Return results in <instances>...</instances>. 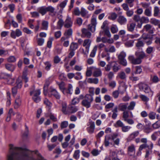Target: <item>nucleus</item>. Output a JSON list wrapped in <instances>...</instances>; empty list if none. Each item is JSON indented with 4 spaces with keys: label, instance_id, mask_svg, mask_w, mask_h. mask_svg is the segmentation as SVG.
<instances>
[{
    "label": "nucleus",
    "instance_id": "62",
    "mask_svg": "<svg viewBox=\"0 0 160 160\" xmlns=\"http://www.w3.org/2000/svg\"><path fill=\"white\" fill-rule=\"evenodd\" d=\"M133 13L134 12L133 10L128 9V10H127L126 12V15L127 17H130L132 16Z\"/></svg>",
    "mask_w": 160,
    "mask_h": 160
},
{
    "label": "nucleus",
    "instance_id": "26",
    "mask_svg": "<svg viewBox=\"0 0 160 160\" xmlns=\"http://www.w3.org/2000/svg\"><path fill=\"white\" fill-rule=\"evenodd\" d=\"M139 133L138 131H135L131 133L128 138V140L131 141L138 136Z\"/></svg>",
    "mask_w": 160,
    "mask_h": 160
},
{
    "label": "nucleus",
    "instance_id": "23",
    "mask_svg": "<svg viewBox=\"0 0 160 160\" xmlns=\"http://www.w3.org/2000/svg\"><path fill=\"white\" fill-rule=\"evenodd\" d=\"M67 38L65 37H62L61 39V42L62 43L63 46L65 47H68L69 44V42Z\"/></svg>",
    "mask_w": 160,
    "mask_h": 160
},
{
    "label": "nucleus",
    "instance_id": "4",
    "mask_svg": "<svg viewBox=\"0 0 160 160\" xmlns=\"http://www.w3.org/2000/svg\"><path fill=\"white\" fill-rule=\"evenodd\" d=\"M138 87L140 90H143L144 92L148 94L149 97H152L153 96L154 92L147 84L141 83L138 84Z\"/></svg>",
    "mask_w": 160,
    "mask_h": 160
},
{
    "label": "nucleus",
    "instance_id": "52",
    "mask_svg": "<svg viewBox=\"0 0 160 160\" xmlns=\"http://www.w3.org/2000/svg\"><path fill=\"white\" fill-rule=\"evenodd\" d=\"M82 21L83 20L81 18H76L74 23L79 26H80L82 24Z\"/></svg>",
    "mask_w": 160,
    "mask_h": 160
},
{
    "label": "nucleus",
    "instance_id": "7",
    "mask_svg": "<svg viewBox=\"0 0 160 160\" xmlns=\"http://www.w3.org/2000/svg\"><path fill=\"white\" fill-rule=\"evenodd\" d=\"M81 36L82 38H90L92 36L91 32L86 28H82L81 29Z\"/></svg>",
    "mask_w": 160,
    "mask_h": 160
},
{
    "label": "nucleus",
    "instance_id": "63",
    "mask_svg": "<svg viewBox=\"0 0 160 160\" xmlns=\"http://www.w3.org/2000/svg\"><path fill=\"white\" fill-rule=\"evenodd\" d=\"M76 76H74V78L75 79L79 80L82 78V77L81 75V74L80 72H77L76 73Z\"/></svg>",
    "mask_w": 160,
    "mask_h": 160
},
{
    "label": "nucleus",
    "instance_id": "42",
    "mask_svg": "<svg viewBox=\"0 0 160 160\" xmlns=\"http://www.w3.org/2000/svg\"><path fill=\"white\" fill-rule=\"evenodd\" d=\"M151 23L155 25H158L159 27L160 25V21L155 18H152L151 20Z\"/></svg>",
    "mask_w": 160,
    "mask_h": 160
},
{
    "label": "nucleus",
    "instance_id": "30",
    "mask_svg": "<svg viewBox=\"0 0 160 160\" xmlns=\"http://www.w3.org/2000/svg\"><path fill=\"white\" fill-rule=\"evenodd\" d=\"M60 89L62 91L64 94H65V90L66 88L65 87V83L64 82H62L60 83H58Z\"/></svg>",
    "mask_w": 160,
    "mask_h": 160
},
{
    "label": "nucleus",
    "instance_id": "31",
    "mask_svg": "<svg viewBox=\"0 0 160 160\" xmlns=\"http://www.w3.org/2000/svg\"><path fill=\"white\" fill-rule=\"evenodd\" d=\"M78 45L77 43L72 42L70 44L69 50L75 51L78 48Z\"/></svg>",
    "mask_w": 160,
    "mask_h": 160
},
{
    "label": "nucleus",
    "instance_id": "53",
    "mask_svg": "<svg viewBox=\"0 0 160 160\" xmlns=\"http://www.w3.org/2000/svg\"><path fill=\"white\" fill-rule=\"evenodd\" d=\"M149 19L148 17L142 16L141 18L140 22L143 23H148L149 22Z\"/></svg>",
    "mask_w": 160,
    "mask_h": 160
},
{
    "label": "nucleus",
    "instance_id": "48",
    "mask_svg": "<svg viewBox=\"0 0 160 160\" xmlns=\"http://www.w3.org/2000/svg\"><path fill=\"white\" fill-rule=\"evenodd\" d=\"M156 113L152 111L150 112L148 114L149 118L151 120H153L155 119L156 118Z\"/></svg>",
    "mask_w": 160,
    "mask_h": 160
},
{
    "label": "nucleus",
    "instance_id": "54",
    "mask_svg": "<svg viewBox=\"0 0 160 160\" xmlns=\"http://www.w3.org/2000/svg\"><path fill=\"white\" fill-rule=\"evenodd\" d=\"M80 14L82 17H85L87 14L88 12L83 8H82L80 11Z\"/></svg>",
    "mask_w": 160,
    "mask_h": 160
},
{
    "label": "nucleus",
    "instance_id": "19",
    "mask_svg": "<svg viewBox=\"0 0 160 160\" xmlns=\"http://www.w3.org/2000/svg\"><path fill=\"white\" fill-rule=\"evenodd\" d=\"M128 105V103H122L118 105V107L120 111L123 112L127 109Z\"/></svg>",
    "mask_w": 160,
    "mask_h": 160
},
{
    "label": "nucleus",
    "instance_id": "40",
    "mask_svg": "<svg viewBox=\"0 0 160 160\" xmlns=\"http://www.w3.org/2000/svg\"><path fill=\"white\" fill-rule=\"evenodd\" d=\"M151 80L154 83H157L159 81V78L156 75H151Z\"/></svg>",
    "mask_w": 160,
    "mask_h": 160
},
{
    "label": "nucleus",
    "instance_id": "45",
    "mask_svg": "<svg viewBox=\"0 0 160 160\" xmlns=\"http://www.w3.org/2000/svg\"><path fill=\"white\" fill-rule=\"evenodd\" d=\"M25 131L23 134L22 136L23 138H27L29 134V130L28 126L26 125H25Z\"/></svg>",
    "mask_w": 160,
    "mask_h": 160
},
{
    "label": "nucleus",
    "instance_id": "25",
    "mask_svg": "<svg viewBox=\"0 0 160 160\" xmlns=\"http://www.w3.org/2000/svg\"><path fill=\"white\" fill-rule=\"evenodd\" d=\"M112 118L114 119H115L118 116V106H115L112 109Z\"/></svg>",
    "mask_w": 160,
    "mask_h": 160
},
{
    "label": "nucleus",
    "instance_id": "34",
    "mask_svg": "<svg viewBox=\"0 0 160 160\" xmlns=\"http://www.w3.org/2000/svg\"><path fill=\"white\" fill-rule=\"evenodd\" d=\"M110 30L112 33L114 34L117 33L118 31V28L116 25L112 24L111 25Z\"/></svg>",
    "mask_w": 160,
    "mask_h": 160
},
{
    "label": "nucleus",
    "instance_id": "43",
    "mask_svg": "<svg viewBox=\"0 0 160 160\" xmlns=\"http://www.w3.org/2000/svg\"><path fill=\"white\" fill-rule=\"evenodd\" d=\"M34 20L29 19L28 20V25L30 28L33 29L34 28V26L33 24V23L34 22Z\"/></svg>",
    "mask_w": 160,
    "mask_h": 160
},
{
    "label": "nucleus",
    "instance_id": "55",
    "mask_svg": "<svg viewBox=\"0 0 160 160\" xmlns=\"http://www.w3.org/2000/svg\"><path fill=\"white\" fill-rule=\"evenodd\" d=\"M119 63L120 64L124 67L126 66L127 65V61L125 58L119 59Z\"/></svg>",
    "mask_w": 160,
    "mask_h": 160
},
{
    "label": "nucleus",
    "instance_id": "38",
    "mask_svg": "<svg viewBox=\"0 0 160 160\" xmlns=\"http://www.w3.org/2000/svg\"><path fill=\"white\" fill-rule=\"evenodd\" d=\"M136 105V103L134 101H132L131 102L129 105L128 106L127 109L128 111L132 110L134 109L135 106Z\"/></svg>",
    "mask_w": 160,
    "mask_h": 160
},
{
    "label": "nucleus",
    "instance_id": "50",
    "mask_svg": "<svg viewBox=\"0 0 160 160\" xmlns=\"http://www.w3.org/2000/svg\"><path fill=\"white\" fill-rule=\"evenodd\" d=\"M126 54V53L123 51L121 52L118 56V58L119 59H121L125 58Z\"/></svg>",
    "mask_w": 160,
    "mask_h": 160
},
{
    "label": "nucleus",
    "instance_id": "60",
    "mask_svg": "<svg viewBox=\"0 0 160 160\" xmlns=\"http://www.w3.org/2000/svg\"><path fill=\"white\" fill-rule=\"evenodd\" d=\"M16 83L17 84V86L16 87L17 88H20L22 87V82L20 79L18 78L17 80Z\"/></svg>",
    "mask_w": 160,
    "mask_h": 160
},
{
    "label": "nucleus",
    "instance_id": "12",
    "mask_svg": "<svg viewBox=\"0 0 160 160\" xmlns=\"http://www.w3.org/2000/svg\"><path fill=\"white\" fill-rule=\"evenodd\" d=\"M72 23L71 18L68 16L64 22V27L66 28H69L72 26Z\"/></svg>",
    "mask_w": 160,
    "mask_h": 160
},
{
    "label": "nucleus",
    "instance_id": "13",
    "mask_svg": "<svg viewBox=\"0 0 160 160\" xmlns=\"http://www.w3.org/2000/svg\"><path fill=\"white\" fill-rule=\"evenodd\" d=\"M128 153L130 156H132L135 155V148L134 145L132 144L128 147Z\"/></svg>",
    "mask_w": 160,
    "mask_h": 160
},
{
    "label": "nucleus",
    "instance_id": "44",
    "mask_svg": "<svg viewBox=\"0 0 160 160\" xmlns=\"http://www.w3.org/2000/svg\"><path fill=\"white\" fill-rule=\"evenodd\" d=\"M144 14L148 17H150L152 15L151 9L149 8H146L144 11Z\"/></svg>",
    "mask_w": 160,
    "mask_h": 160
},
{
    "label": "nucleus",
    "instance_id": "57",
    "mask_svg": "<svg viewBox=\"0 0 160 160\" xmlns=\"http://www.w3.org/2000/svg\"><path fill=\"white\" fill-rule=\"evenodd\" d=\"M53 40V38L52 37H50L47 43V47L50 48L52 47V41Z\"/></svg>",
    "mask_w": 160,
    "mask_h": 160
},
{
    "label": "nucleus",
    "instance_id": "37",
    "mask_svg": "<svg viewBox=\"0 0 160 160\" xmlns=\"http://www.w3.org/2000/svg\"><path fill=\"white\" fill-rule=\"evenodd\" d=\"M133 69L135 70L134 73L135 74H139L142 72V69L140 66H137L133 67Z\"/></svg>",
    "mask_w": 160,
    "mask_h": 160
},
{
    "label": "nucleus",
    "instance_id": "1",
    "mask_svg": "<svg viewBox=\"0 0 160 160\" xmlns=\"http://www.w3.org/2000/svg\"><path fill=\"white\" fill-rule=\"evenodd\" d=\"M137 57L135 58L133 56L130 55L128 57V59L131 63L133 64H139L142 62V59L146 57L145 52L143 51H137L135 53Z\"/></svg>",
    "mask_w": 160,
    "mask_h": 160
},
{
    "label": "nucleus",
    "instance_id": "16",
    "mask_svg": "<svg viewBox=\"0 0 160 160\" xmlns=\"http://www.w3.org/2000/svg\"><path fill=\"white\" fill-rule=\"evenodd\" d=\"M91 40L89 39H85L83 42V46L85 47L87 51H89V48L91 43Z\"/></svg>",
    "mask_w": 160,
    "mask_h": 160
},
{
    "label": "nucleus",
    "instance_id": "24",
    "mask_svg": "<svg viewBox=\"0 0 160 160\" xmlns=\"http://www.w3.org/2000/svg\"><path fill=\"white\" fill-rule=\"evenodd\" d=\"M72 30L71 28L65 30L64 35L66 38H68L72 36Z\"/></svg>",
    "mask_w": 160,
    "mask_h": 160
},
{
    "label": "nucleus",
    "instance_id": "9",
    "mask_svg": "<svg viewBox=\"0 0 160 160\" xmlns=\"http://www.w3.org/2000/svg\"><path fill=\"white\" fill-rule=\"evenodd\" d=\"M139 36L140 35L138 33L128 34L123 38L122 40L123 41H127L128 40L129 38L131 39H136L138 38Z\"/></svg>",
    "mask_w": 160,
    "mask_h": 160
},
{
    "label": "nucleus",
    "instance_id": "56",
    "mask_svg": "<svg viewBox=\"0 0 160 160\" xmlns=\"http://www.w3.org/2000/svg\"><path fill=\"white\" fill-rule=\"evenodd\" d=\"M124 126L123 123L120 120H118L117 121L115 124V126L116 127H122Z\"/></svg>",
    "mask_w": 160,
    "mask_h": 160
},
{
    "label": "nucleus",
    "instance_id": "8",
    "mask_svg": "<svg viewBox=\"0 0 160 160\" xmlns=\"http://www.w3.org/2000/svg\"><path fill=\"white\" fill-rule=\"evenodd\" d=\"M91 69L93 72V75L94 77H99L102 75V72L100 68H97L95 67H91Z\"/></svg>",
    "mask_w": 160,
    "mask_h": 160
},
{
    "label": "nucleus",
    "instance_id": "35",
    "mask_svg": "<svg viewBox=\"0 0 160 160\" xmlns=\"http://www.w3.org/2000/svg\"><path fill=\"white\" fill-rule=\"evenodd\" d=\"M99 81L98 79V78H89L88 79L87 82L89 83H93L95 84H97L98 83Z\"/></svg>",
    "mask_w": 160,
    "mask_h": 160
},
{
    "label": "nucleus",
    "instance_id": "61",
    "mask_svg": "<svg viewBox=\"0 0 160 160\" xmlns=\"http://www.w3.org/2000/svg\"><path fill=\"white\" fill-rule=\"evenodd\" d=\"M44 103L48 107H50L52 105V103L50 102L48 99L47 98H45L44 99L43 101Z\"/></svg>",
    "mask_w": 160,
    "mask_h": 160
},
{
    "label": "nucleus",
    "instance_id": "10",
    "mask_svg": "<svg viewBox=\"0 0 160 160\" xmlns=\"http://www.w3.org/2000/svg\"><path fill=\"white\" fill-rule=\"evenodd\" d=\"M143 30L148 32L150 34H153L155 31V28L150 24L145 25L143 28Z\"/></svg>",
    "mask_w": 160,
    "mask_h": 160
},
{
    "label": "nucleus",
    "instance_id": "21",
    "mask_svg": "<svg viewBox=\"0 0 160 160\" xmlns=\"http://www.w3.org/2000/svg\"><path fill=\"white\" fill-rule=\"evenodd\" d=\"M62 15H60L58 17V18L59 19V20L57 22V28L59 29H61L62 26L64 24L63 20L62 19Z\"/></svg>",
    "mask_w": 160,
    "mask_h": 160
},
{
    "label": "nucleus",
    "instance_id": "49",
    "mask_svg": "<svg viewBox=\"0 0 160 160\" xmlns=\"http://www.w3.org/2000/svg\"><path fill=\"white\" fill-rule=\"evenodd\" d=\"M134 40H130L126 42L125 43V45L127 47H131L133 45Z\"/></svg>",
    "mask_w": 160,
    "mask_h": 160
},
{
    "label": "nucleus",
    "instance_id": "64",
    "mask_svg": "<svg viewBox=\"0 0 160 160\" xmlns=\"http://www.w3.org/2000/svg\"><path fill=\"white\" fill-rule=\"evenodd\" d=\"M100 151L96 149H94L91 152V154L94 156H97L99 154Z\"/></svg>",
    "mask_w": 160,
    "mask_h": 160
},
{
    "label": "nucleus",
    "instance_id": "17",
    "mask_svg": "<svg viewBox=\"0 0 160 160\" xmlns=\"http://www.w3.org/2000/svg\"><path fill=\"white\" fill-rule=\"evenodd\" d=\"M136 26V23L133 22L128 23L127 24V29L128 31L130 32H133L135 29Z\"/></svg>",
    "mask_w": 160,
    "mask_h": 160
},
{
    "label": "nucleus",
    "instance_id": "6",
    "mask_svg": "<svg viewBox=\"0 0 160 160\" xmlns=\"http://www.w3.org/2000/svg\"><path fill=\"white\" fill-rule=\"evenodd\" d=\"M97 24L96 19V18H92L91 20V23L88 25V29L91 32H94L96 30V25Z\"/></svg>",
    "mask_w": 160,
    "mask_h": 160
},
{
    "label": "nucleus",
    "instance_id": "14",
    "mask_svg": "<svg viewBox=\"0 0 160 160\" xmlns=\"http://www.w3.org/2000/svg\"><path fill=\"white\" fill-rule=\"evenodd\" d=\"M117 21L121 25H123L127 23V20L124 16L120 15L118 17Z\"/></svg>",
    "mask_w": 160,
    "mask_h": 160
},
{
    "label": "nucleus",
    "instance_id": "33",
    "mask_svg": "<svg viewBox=\"0 0 160 160\" xmlns=\"http://www.w3.org/2000/svg\"><path fill=\"white\" fill-rule=\"evenodd\" d=\"M160 135V131H158L154 132L151 136L152 139L155 141L156 140L157 137Z\"/></svg>",
    "mask_w": 160,
    "mask_h": 160
},
{
    "label": "nucleus",
    "instance_id": "36",
    "mask_svg": "<svg viewBox=\"0 0 160 160\" xmlns=\"http://www.w3.org/2000/svg\"><path fill=\"white\" fill-rule=\"evenodd\" d=\"M44 39L43 38H38L36 39L37 44L39 46H42L44 42Z\"/></svg>",
    "mask_w": 160,
    "mask_h": 160
},
{
    "label": "nucleus",
    "instance_id": "18",
    "mask_svg": "<svg viewBox=\"0 0 160 160\" xmlns=\"http://www.w3.org/2000/svg\"><path fill=\"white\" fill-rule=\"evenodd\" d=\"M143 130L144 132L147 134H148L151 132L152 131V129L151 127V123L150 122L144 125Z\"/></svg>",
    "mask_w": 160,
    "mask_h": 160
},
{
    "label": "nucleus",
    "instance_id": "39",
    "mask_svg": "<svg viewBox=\"0 0 160 160\" xmlns=\"http://www.w3.org/2000/svg\"><path fill=\"white\" fill-rule=\"evenodd\" d=\"M80 150H75L73 155V158L76 160L80 158Z\"/></svg>",
    "mask_w": 160,
    "mask_h": 160
},
{
    "label": "nucleus",
    "instance_id": "3",
    "mask_svg": "<svg viewBox=\"0 0 160 160\" xmlns=\"http://www.w3.org/2000/svg\"><path fill=\"white\" fill-rule=\"evenodd\" d=\"M55 8L51 6L48 7L43 6L38 8V11L42 16L45 15L47 12H49V15L52 17H54L56 14L55 11Z\"/></svg>",
    "mask_w": 160,
    "mask_h": 160
},
{
    "label": "nucleus",
    "instance_id": "15",
    "mask_svg": "<svg viewBox=\"0 0 160 160\" xmlns=\"http://www.w3.org/2000/svg\"><path fill=\"white\" fill-rule=\"evenodd\" d=\"M90 126L87 128V132L90 134H92L93 133L95 129V125L94 122H90Z\"/></svg>",
    "mask_w": 160,
    "mask_h": 160
},
{
    "label": "nucleus",
    "instance_id": "11",
    "mask_svg": "<svg viewBox=\"0 0 160 160\" xmlns=\"http://www.w3.org/2000/svg\"><path fill=\"white\" fill-rule=\"evenodd\" d=\"M48 95L50 97L53 96L56 99L58 100L60 99L61 98L60 94L55 89H53L51 91L50 94H49Z\"/></svg>",
    "mask_w": 160,
    "mask_h": 160
},
{
    "label": "nucleus",
    "instance_id": "46",
    "mask_svg": "<svg viewBox=\"0 0 160 160\" xmlns=\"http://www.w3.org/2000/svg\"><path fill=\"white\" fill-rule=\"evenodd\" d=\"M98 48V46H95L92 50V51L90 54V56L91 57H94L95 56L96 51H97V49Z\"/></svg>",
    "mask_w": 160,
    "mask_h": 160
},
{
    "label": "nucleus",
    "instance_id": "5",
    "mask_svg": "<svg viewBox=\"0 0 160 160\" xmlns=\"http://www.w3.org/2000/svg\"><path fill=\"white\" fill-rule=\"evenodd\" d=\"M93 101V97L92 95L87 94L85 98L82 102V104L87 108H89L91 107V103Z\"/></svg>",
    "mask_w": 160,
    "mask_h": 160
},
{
    "label": "nucleus",
    "instance_id": "29",
    "mask_svg": "<svg viewBox=\"0 0 160 160\" xmlns=\"http://www.w3.org/2000/svg\"><path fill=\"white\" fill-rule=\"evenodd\" d=\"M48 21L43 20L42 22L41 29L43 30H47L48 29Z\"/></svg>",
    "mask_w": 160,
    "mask_h": 160
},
{
    "label": "nucleus",
    "instance_id": "41",
    "mask_svg": "<svg viewBox=\"0 0 160 160\" xmlns=\"http://www.w3.org/2000/svg\"><path fill=\"white\" fill-rule=\"evenodd\" d=\"M129 112L128 111H125L123 112L122 116L123 120L124 121L128 118L129 116Z\"/></svg>",
    "mask_w": 160,
    "mask_h": 160
},
{
    "label": "nucleus",
    "instance_id": "47",
    "mask_svg": "<svg viewBox=\"0 0 160 160\" xmlns=\"http://www.w3.org/2000/svg\"><path fill=\"white\" fill-rule=\"evenodd\" d=\"M139 97L143 101L145 102L146 103L149 100V99L148 97L143 94L140 95Z\"/></svg>",
    "mask_w": 160,
    "mask_h": 160
},
{
    "label": "nucleus",
    "instance_id": "20",
    "mask_svg": "<svg viewBox=\"0 0 160 160\" xmlns=\"http://www.w3.org/2000/svg\"><path fill=\"white\" fill-rule=\"evenodd\" d=\"M112 68L113 71L114 72H118L121 68V66L116 62H112Z\"/></svg>",
    "mask_w": 160,
    "mask_h": 160
},
{
    "label": "nucleus",
    "instance_id": "58",
    "mask_svg": "<svg viewBox=\"0 0 160 160\" xmlns=\"http://www.w3.org/2000/svg\"><path fill=\"white\" fill-rule=\"evenodd\" d=\"M131 127L129 126H124V125L122 128V132H128L131 128Z\"/></svg>",
    "mask_w": 160,
    "mask_h": 160
},
{
    "label": "nucleus",
    "instance_id": "32",
    "mask_svg": "<svg viewBox=\"0 0 160 160\" xmlns=\"http://www.w3.org/2000/svg\"><path fill=\"white\" fill-rule=\"evenodd\" d=\"M119 78L123 80H126V76L125 73L123 72H120L118 73L117 76Z\"/></svg>",
    "mask_w": 160,
    "mask_h": 160
},
{
    "label": "nucleus",
    "instance_id": "22",
    "mask_svg": "<svg viewBox=\"0 0 160 160\" xmlns=\"http://www.w3.org/2000/svg\"><path fill=\"white\" fill-rule=\"evenodd\" d=\"M68 2V0H65L57 5L58 7V6H59L61 8L59 12V13H62L63 9L66 5Z\"/></svg>",
    "mask_w": 160,
    "mask_h": 160
},
{
    "label": "nucleus",
    "instance_id": "28",
    "mask_svg": "<svg viewBox=\"0 0 160 160\" xmlns=\"http://www.w3.org/2000/svg\"><path fill=\"white\" fill-rule=\"evenodd\" d=\"M30 95H33V96H38L41 94V91L39 89H37V90H33L32 91H31L30 92Z\"/></svg>",
    "mask_w": 160,
    "mask_h": 160
},
{
    "label": "nucleus",
    "instance_id": "2",
    "mask_svg": "<svg viewBox=\"0 0 160 160\" xmlns=\"http://www.w3.org/2000/svg\"><path fill=\"white\" fill-rule=\"evenodd\" d=\"M119 135V134L118 132H115L112 134L111 137L108 135H107L105 136L104 141V144L105 147H107L109 146L110 144L109 140L112 139L113 141L114 144L118 146L119 144L120 139L118 138H117Z\"/></svg>",
    "mask_w": 160,
    "mask_h": 160
},
{
    "label": "nucleus",
    "instance_id": "51",
    "mask_svg": "<svg viewBox=\"0 0 160 160\" xmlns=\"http://www.w3.org/2000/svg\"><path fill=\"white\" fill-rule=\"evenodd\" d=\"M144 45L143 42L141 41L140 39L138 40V42L136 43V46L138 48H139L141 47H142Z\"/></svg>",
    "mask_w": 160,
    "mask_h": 160
},
{
    "label": "nucleus",
    "instance_id": "59",
    "mask_svg": "<svg viewBox=\"0 0 160 160\" xmlns=\"http://www.w3.org/2000/svg\"><path fill=\"white\" fill-rule=\"evenodd\" d=\"M68 122L67 121H64L61 122V129L65 128L68 126Z\"/></svg>",
    "mask_w": 160,
    "mask_h": 160
},
{
    "label": "nucleus",
    "instance_id": "27",
    "mask_svg": "<svg viewBox=\"0 0 160 160\" xmlns=\"http://www.w3.org/2000/svg\"><path fill=\"white\" fill-rule=\"evenodd\" d=\"M73 92L72 86L71 84L68 85L67 88H66L65 90V94H72Z\"/></svg>",
    "mask_w": 160,
    "mask_h": 160
}]
</instances>
